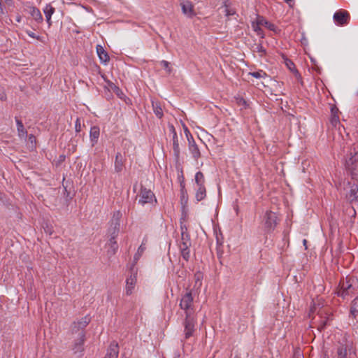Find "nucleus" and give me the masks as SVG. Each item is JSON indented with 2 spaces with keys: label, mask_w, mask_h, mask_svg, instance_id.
<instances>
[{
  "label": "nucleus",
  "mask_w": 358,
  "mask_h": 358,
  "mask_svg": "<svg viewBox=\"0 0 358 358\" xmlns=\"http://www.w3.org/2000/svg\"><path fill=\"white\" fill-rule=\"evenodd\" d=\"M256 49L258 52L261 53V55L266 53V50L262 45H257Z\"/></svg>",
  "instance_id": "nucleus-42"
},
{
  "label": "nucleus",
  "mask_w": 358,
  "mask_h": 358,
  "mask_svg": "<svg viewBox=\"0 0 358 358\" xmlns=\"http://www.w3.org/2000/svg\"><path fill=\"white\" fill-rule=\"evenodd\" d=\"M191 242H180L179 245L180 250H185L189 249Z\"/></svg>",
  "instance_id": "nucleus-34"
},
{
  "label": "nucleus",
  "mask_w": 358,
  "mask_h": 358,
  "mask_svg": "<svg viewBox=\"0 0 358 358\" xmlns=\"http://www.w3.org/2000/svg\"><path fill=\"white\" fill-rule=\"evenodd\" d=\"M138 196L139 197L138 203L142 206L147 203H153L157 202L154 193L150 189H148L143 186H141Z\"/></svg>",
  "instance_id": "nucleus-5"
},
{
  "label": "nucleus",
  "mask_w": 358,
  "mask_h": 358,
  "mask_svg": "<svg viewBox=\"0 0 358 358\" xmlns=\"http://www.w3.org/2000/svg\"><path fill=\"white\" fill-rule=\"evenodd\" d=\"M190 137L192 140V142H190L189 150L193 158L195 160H197L201 157V152L192 135H190Z\"/></svg>",
  "instance_id": "nucleus-18"
},
{
  "label": "nucleus",
  "mask_w": 358,
  "mask_h": 358,
  "mask_svg": "<svg viewBox=\"0 0 358 358\" xmlns=\"http://www.w3.org/2000/svg\"><path fill=\"white\" fill-rule=\"evenodd\" d=\"M358 160V156L356 152L352 154V152H350L348 158L346 159V165L350 167V166H352Z\"/></svg>",
  "instance_id": "nucleus-25"
},
{
  "label": "nucleus",
  "mask_w": 358,
  "mask_h": 358,
  "mask_svg": "<svg viewBox=\"0 0 358 358\" xmlns=\"http://www.w3.org/2000/svg\"><path fill=\"white\" fill-rule=\"evenodd\" d=\"M250 74L255 78H261L266 76V73H264L263 71L251 72Z\"/></svg>",
  "instance_id": "nucleus-31"
},
{
  "label": "nucleus",
  "mask_w": 358,
  "mask_h": 358,
  "mask_svg": "<svg viewBox=\"0 0 358 358\" xmlns=\"http://www.w3.org/2000/svg\"><path fill=\"white\" fill-rule=\"evenodd\" d=\"M161 65L163 68L166 69L169 72L171 71V69L169 68V62L165 60H163L161 62Z\"/></svg>",
  "instance_id": "nucleus-41"
},
{
  "label": "nucleus",
  "mask_w": 358,
  "mask_h": 358,
  "mask_svg": "<svg viewBox=\"0 0 358 358\" xmlns=\"http://www.w3.org/2000/svg\"><path fill=\"white\" fill-rule=\"evenodd\" d=\"M287 66H288L289 68L290 69L291 64H287Z\"/></svg>",
  "instance_id": "nucleus-51"
},
{
  "label": "nucleus",
  "mask_w": 358,
  "mask_h": 358,
  "mask_svg": "<svg viewBox=\"0 0 358 358\" xmlns=\"http://www.w3.org/2000/svg\"><path fill=\"white\" fill-rule=\"evenodd\" d=\"M287 66H288L289 68L290 69L291 64H287Z\"/></svg>",
  "instance_id": "nucleus-52"
},
{
  "label": "nucleus",
  "mask_w": 358,
  "mask_h": 358,
  "mask_svg": "<svg viewBox=\"0 0 358 358\" xmlns=\"http://www.w3.org/2000/svg\"><path fill=\"white\" fill-rule=\"evenodd\" d=\"M264 24L271 31H273L275 32L277 31V27L275 24L269 22L268 21H264Z\"/></svg>",
  "instance_id": "nucleus-36"
},
{
  "label": "nucleus",
  "mask_w": 358,
  "mask_h": 358,
  "mask_svg": "<svg viewBox=\"0 0 358 358\" xmlns=\"http://www.w3.org/2000/svg\"><path fill=\"white\" fill-rule=\"evenodd\" d=\"M206 196V189L205 185L203 186H197V189L195 194L196 199L198 201H200L205 199Z\"/></svg>",
  "instance_id": "nucleus-21"
},
{
  "label": "nucleus",
  "mask_w": 358,
  "mask_h": 358,
  "mask_svg": "<svg viewBox=\"0 0 358 358\" xmlns=\"http://www.w3.org/2000/svg\"><path fill=\"white\" fill-rule=\"evenodd\" d=\"M289 63H290V64H291L292 66H293V65H294V63H292V62H289Z\"/></svg>",
  "instance_id": "nucleus-53"
},
{
  "label": "nucleus",
  "mask_w": 358,
  "mask_h": 358,
  "mask_svg": "<svg viewBox=\"0 0 358 358\" xmlns=\"http://www.w3.org/2000/svg\"><path fill=\"white\" fill-rule=\"evenodd\" d=\"M195 182L197 186H203L205 184V178L202 172L199 171L195 175Z\"/></svg>",
  "instance_id": "nucleus-23"
},
{
  "label": "nucleus",
  "mask_w": 358,
  "mask_h": 358,
  "mask_svg": "<svg viewBox=\"0 0 358 358\" xmlns=\"http://www.w3.org/2000/svg\"><path fill=\"white\" fill-rule=\"evenodd\" d=\"M194 278H195V286L200 287L202 284L201 280L203 278V274L200 272H198V273H195Z\"/></svg>",
  "instance_id": "nucleus-30"
},
{
  "label": "nucleus",
  "mask_w": 358,
  "mask_h": 358,
  "mask_svg": "<svg viewBox=\"0 0 358 358\" xmlns=\"http://www.w3.org/2000/svg\"><path fill=\"white\" fill-rule=\"evenodd\" d=\"M331 124L336 127L338 124H339V117L336 114H334V115H331L330 119Z\"/></svg>",
  "instance_id": "nucleus-32"
},
{
  "label": "nucleus",
  "mask_w": 358,
  "mask_h": 358,
  "mask_svg": "<svg viewBox=\"0 0 358 358\" xmlns=\"http://www.w3.org/2000/svg\"><path fill=\"white\" fill-rule=\"evenodd\" d=\"M181 241L180 242H191L190 237L187 233V229L185 225H181Z\"/></svg>",
  "instance_id": "nucleus-22"
},
{
  "label": "nucleus",
  "mask_w": 358,
  "mask_h": 358,
  "mask_svg": "<svg viewBox=\"0 0 358 358\" xmlns=\"http://www.w3.org/2000/svg\"><path fill=\"white\" fill-rule=\"evenodd\" d=\"M145 249H146L145 243H144V241H143L142 244L138 248L136 253L134 256V263L132 264L131 268H135V265H136L137 261L141 258V257L142 256V255L144 252V251L145 250Z\"/></svg>",
  "instance_id": "nucleus-20"
},
{
  "label": "nucleus",
  "mask_w": 358,
  "mask_h": 358,
  "mask_svg": "<svg viewBox=\"0 0 358 358\" xmlns=\"http://www.w3.org/2000/svg\"><path fill=\"white\" fill-rule=\"evenodd\" d=\"M225 13H226V15H227V16L234 15L236 13L235 10L234 9L230 8L228 6H226V8H225Z\"/></svg>",
  "instance_id": "nucleus-40"
},
{
  "label": "nucleus",
  "mask_w": 358,
  "mask_h": 358,
  "mask_svg": "<svg viewBox=\"0 0 358 358\" xmlns=\"http://www.w3.org/2000/svg\"><path fill=\"white\" fill-rule=\"evenodd\" d=\"M28 13L34 18V20L38 22L41 23L43 20L42 14L38 8L35 6H29L27 8Z\"/></svg>",
  "instance_id": "nucleus-15"
},
{
  "label": "nucleus",
  "mask_w": 358,
  "mask_h": 358,
  "mask_svg": "<svg viewBox=\"0 0 358 358\" xmlns=\"http://www.w3.org/2000/svg\"><path fill=\"white\" fill-rule=\"evenodd\" d=\"M26 33L27 34V35L29 36H30L31 38H35L36 40H38L40 41H42L43 42V39H42V37H41L40 36H37L36 35V34H34V32H32L31 31H29V30H26Z\"/></svg>",
  "instance_id": "nucleus-33"
},
{
  "label": "nucleus",
  "mask_w": 358,
  "mask_h": 358,
  "mask_svg": "<svg viewBox=\"0 0 358 358\" xmlns=\"http://www.w3.org/2000/svg\"><path fill=\"white\" fill-rule=\"evenodd\" d=\"M303 245H304V246H305L306 249H307V246H306L307 241H306V239H304V240L303 241Z\"/></svg>",
  "instance_id": "nucleus-49"
},
{
  "label": "nucleus",
  "mask_w": 358,
  "mask_h": 358,
  "mask_svg": "<svg viewBox=\"0 0 358 358\" xmlns=\"http://www.w3.org/2000/svg\"><path fill=\"white\" fill-rule=\"evenodd\" d=\"M75 129L77 133L81 131V122L80 118H77L75 123Z\"/></svg>",
  "instance_id": "nucleus-39"
},
{
  "label": "nucleus",
  "mask_w": 358,
  "mask_h": 358,
  "mask_svg": "<svg viewBox=\"0 0 358 358\" xmlns=\"http://www.w3.org/2000/svg\"><path fill=\"white\" fill-rule=\"evenodd\" d=\"M109 245L110 246V252H111V253L112 254H115L117 252V249H118V245L117 244V242H116L115 239L111 241V238H110V239H109Z\"/></svg>",
  "instance_id": "nucleus-29"
},
{
  "label": "nucleus",
  "mask_w": 358,
  "mask_h": 358,
  "mask_svg": "<svg viewBox=\"0 0 358 358\" xmlns=\"http://www.w3.org/2000/svg\"><path fill=\"white\" fill-rule=\"evenodd\" d=\"M119 355V345L117 342H112L104 358H117Z\"/></svg>",
  "instance_id": "nucleus-13"
},
{
  "label": "nucleus",
  "mask_w": 358,
  "mask_h": 358,
  "mask_svg": "<svg viewBox=\"0 0 358 358\" xmlns=\"http://www.w3.org/2000/svg\"><path fill=\"white\" fill-rule=\"evenodd\" d=\"M357 175L352 173L351 180L343 182V194L346 199L352 202L358 199V183L356 180Z\"/></svg>",
  "instance_id": "nucleus-1"
},
{
  "label": "nucleus",
  "mask_w": 358,
  "mask_h": 358,
  "mask_svg": "<svg viewBox=\"0 0 358 358\" xmlns=\"http://www.w3.org/2000/svg\"><path fill=\"white\" fill-rule=\"evenodd\" d=\"M185 134H186V136H187V141L189 142V145H190V142H192V138L190 137L191 134H190L189 130L187 128H185Z\"/></svg>",
  "instance_id": "nucleus-43"
},
{
  "label": "nucleus",
  "mask_w": 358,
  "mask_h": 358,
  "mask_svg": "<svg viewBox=\"0 0 358 358\" xmlns=\"http://www.w3.org/2000/svg\"><path fill=\"white\" fill-rule=\"evenodd\" d=\"M131 274L126 280L125 293L127 296L131 295L135 288L137 282V269L131 267Z\"/></svg>",
  "instance_id": "nucleus-8"
},
{
  "label": "nucleus",
  "mask_w": 358,
  "mask_h": 358,
  "mask_svg": "<svg viewBox=\"0 0 358 358\" xmlns=\"http://www.w3.org/2000/svg\"><path fill=\"white\" fill-rule=\"evenodd\" d=\"M236 103L238 106H243V108H246L247 106L246 101L242 97L236 98Z\"/></svg>",
  "instance_id": "nucleus-37"
},
{
  "label": "nucleus",
  "mask_w": 358,
  "mask_h": 358,
  "mask_svg": "<svg viewBox=\"0 0 358 358\" xmlns=\"http://www.w3.org/2000/svg\"><path fill=\"white\" fill-rule=\"evenodd\" d=\"M181 255L182 258L185 261H188L190 257V251L189 249L185 250H180Z\"/></svg>",
  "instance_id": "nucleus-35"
},
{
  "label": "nucleus",
  "mask_w": 358,
  "mask_h": 358,
  "mask_svg": "<svg viewBox=\"0 0 358 358\" xmlns=\"http://www.w3.org/2000/svg\"><path fill=\"white\" fill-rule=\"evenodd\" d=\"M355 279L347 278L345 280H342L340 282L341 289L338 292V295L345 298L346 296L352 293L355 291L353 287V282Z\"/></svg>",
  "instance_id": "nucleus-6"
},
{
  "label": "nucleus",
  "mask_w": 358,
  "mask_h": 358,
  "mask_svg": "<svg viewBox=\"0 0 358 358\" xmlns=\"http://www.w3.org/2000/svg\"><path fill=\"white\" fill-rule=\"evenodd\" d=\"M182 13L188 17H194L196 13L194 10V6L189 1H182L180 3Z\"/></svg>",
  "instance_id": "nucleus-10"
},
{
  "label": "nucleus",
  "mask_w": 358,
  "mask_h": 358,
  "mask_svg": "<svg viewBox=\"0 0 358 358\" xmlns=\"http://www.w3.org/2000/svg\"><path fill=\"white\" fill-rule=\"evenodd\" d=\"M193 300L194 298L191 292H187L180 300V307L184 310L185 317L195 316Z\"/></svg>",
  "instance_id": "nucleus-4"
},
{
  "label": "nucleus",
  "mask_w": 358,
  "mask_h": 358,
  "mask_svg": "<svg viewBox=\"0 0 358 358\" xmlns=\"http://www.w3.org/2000/svg\"><path fill=\"white\" fill-rule=\"evenodd\" d=\"M338 358H347V349L343 346H340L337 350Z\"/></svg>",
  "instance_id": "nucleus-28"
},
{
  "label": "nucleus",
  "mask_w": 358,
  "mask_h": 358,
  "mask_svg": "<svg viewBox=\"0 0 358 358\" xmlns=\"http://www.w3.org/2000/svg\"><path fill=\"white\" fill-rule=\"evenodd\" d=\"M153 110L156 116L159 118H162L163 116V110L159 103L152 102Z\"/></svg>",
  "instance_id": "nucleus-24"
},
{
  "label": "nucleus",
  "mask_w": 358,
  "mask_h": 358,
  "mask_svg": "<svg viewBox=\"0 0 358 358\" xmlns=\"http://www.w3.org/2000/svg\"><path fill=\"white\" fill-rule=\"evenodd\" d=\"M17 129L20 136H24L27 134V131L24 129L22 122L18 119H16Z\"/></svg>",
  "instance_id": "nucleus-27"
},
{
  "label": "nucleus",
  "mask_w": 358,
  "mask_h": 358,
  "mask_svg": "<svg viewBox=\"0 0 358 358\" xmlns=\"http://www.w3.org/2000/svg\"><path fill=\"white\" fill-rule=\"evenodd\" d=\"M324 325H325V323H324V324L322 325L321 328H324Z\"/></svg>",
  "instance_id": "nucleus-50"
},
{
  "label": "nucleus",
  "mask_w": 358,
  "mask_h": 358,
  "mask_svg": "<svg viewBox=\"0 0 358 358\" xmlns=\"http://www.w3.org/2000/svg\"><path fill=\"white\" fill-rule=\"evenodd\" d=\"M333 19L337 25L343 26L349 23L350 16L347 10L341 9L334 14Z\"/></svg>",
  "instance_id": "nucleus-9"
},
{
  "label": "nucleus",
  "mask_w": 358,
  "mask_h": 358,
  "mask_svg": "<svg viewBox=\"0 0 358 358\" xmlns=\"http://www.w3.org/2000/svg\"><path fill=\"white\" fill-rule=\"evenodd\" d=\"M196 324L195 316L185 317L184 325L185 339L187 340L193 336L195 331V325Z\"/></svg>",
  "instance_id": "nucleus-7"
},
{
  "label": "nucleus",
  "mask_w": 358,
  "mask_h": 358,
  "mask_svg": "<svg viewBox=\"0 0 358 358\" xmlns=\"http://www.w3.org/2000/svg\"><path fill=\"white\" fill-rule=\"evenodd\" d=\"M263 22V20H261V21L259 22V23H260V24H263V22Z\"/></svg>",
  "instance_id": "nucleus-54"
},
{
  "label": "nucleus",
  "mask_w": 358,
  "mask_h": 358,
  "mask_svg": "<svg viewBox=\"0 0 358 358\" xmlns=\"http://www.w3.org/2000/svg\"><path fill=\"white\" fill-rule=\"evenodd\" d=\"M91 318L90 316L86 315L81 319L74 322L73 323V331H79L80 329H83L85 328L88 324L90 322Z\"/></svg>",
  "instance_id": "nucleus-12"
},
{
  "label": "nucleus",
  "mask_w": 358,
  "mask_h": 358,
  "mask_svg": "<svg viewBox=\"0 0 358 358\" xmlns=\"http://www.w3.org/2000/svg\"><path fill=\"white\" fill-rule=\"evenodd\" d=\"M122 216V214L120 210L115 211L113 214L108 229V234L111 238V241L115 240L119 234Z\"/></svg>",
  "instance_id": "nucleus-2"
},
{
  "label": "nucleus",
  "mask_w": 358,
  "mask_h": 358,
  "mask_svg": "<svg viewBox=\"0 0 358 358\" xmlns=\"http://www.w3.org/2000/svg\"><path fill=\"white\" fill-rule=\"evenodd\" d=\"M170 131L173 134L172 141H173V155H174L175 157L178 159L180 157V153L178 135H177L175 128L173 125L170 127Z\"/></svg>",
  "instance_id": "nucleus-11"
},
{
  "label": "nucleus",
  "mask_w": 358,
  "mask_h": 358,
  "mask_svg": "<svg viewBox=\"0 0 358 358\" xmlns=\"http://www.w3.org/2000/svg\"><path fill=\"white\" fill-rule=\"evenodd\" d=\"M55 11V8L50 4H47L43 8V13L45 14L47 23L48 26L50 27L52 25L51 17Z\"/></svg>",
  "instance_id": "nucleus-17"
},
{
  "label": "nucleus",
  "mask_w": 358,
  "mask_h": 358,
  "mask_svg": "<svg viewBox=\"0 0 358 358\" xmlns=\"http://www.w3.org/2000/svg\"><path fill=\"white\" fill-rule=\"evenodd\" d=\"M15 20L17 22H20L22 21V16L19 14L17 15Z\"/></svg>",
  "instance_id": "nucleus-47"
},
{
  "label": "nucleus",
  "mask_w": 358,
  "mask_h": 358,
  "mask_svg": "<svg viewBox=\"0 0 358 358\" xmlns=\"http://www.w3.org/2000/svg\"><path fill=\"white\" fill-rule=\"evenodd\" d=\"M350 313L353 315L358 313V296L352 301Z\"/></svg>",
  "instance_id": "nucleus-26"
},
{
  "label": "nucleus",
  "mask_w": 358,
  "mask_h": 358,
  "mask_svg": "<svg viewBox=\"0 0 358 358\" xmlns=\"http://www.w3.org/2000/svg\"><path fill=\"white\" fill-rule=\"evenodd\" d=\"M100 134L99 127L97 126H94L91 127L90 132V138L92 142V145H94L97 143L98 138Z\"/></svg>",
  "instance_id": "nucleus-19"
},
{
  "label": "nucleus",
  "mask_w": 358,
  "mask_h": 358,
  "mask_svg": "<svg viewBox=\"0 0 358 358\" xmlns=\"http://www.w3.org/2000/svg\"><path fill=\"white\" fill-rule=\"evenodd\" d=\"M287 3L289 4V6H292L293 0H284Z\"/></svg>",
  "instance_id": "nucleus-48"
},
{
  "label": "nucleus",
  "mask_w": 358,
  "mask_h": 358,
  "mask_svg": "<svg viewBox=\"0 0 358 358\" xmlns=\"http://www.w3.org/2000/svg\"><path fill=\"white\" fill-rule=\"evenodd\" d=\"M96 52L101 63L107 64L110 57L107 52L101 45H96Z\"/></svg>",
  "instance_id": "nucleus-16"
},
{
  "label": "nucleus",
  "mask_w": 358,
  "mask_h": 358,
  "mask_svg": "<svg viewBox=\"0 0 358 358\" xmlns=\"http://www.w3.org/2000/svg\"><path fill=\"white\" fill-rule=\"evenodd\" d=\"M357 94H358V90H357Z\"/></svg>",
  "instance_id": "nucleus-55"
},
{
  "label": "nucleus",
  "mask_w": 358,
  "mask_h": 358,
  "mask_svg": "<svg viewBox=\"0 0 358 358\" xmlns=\"http://www.w3.org/2000/svg\"><path fill=\"white\" fill-rule=\"evenodd\" d=\"M6 99V94L4 93L3 91L0 90V99L3 101V100H5Z\"/></svg>",
  "instance_id": "nucleus-44"
},
{
  "label": "nucleus",
  "mask_w": 358,
  "mask_h": 358,
  "mask_svg": "<svg viewBox=\"0 0 358 358\" xmlns=\"http://www.w3.org/2000/svg\"><path fill=\"white\" fill-rule=\"evenodd\" d=\"M0 13L1 14H3L4 13L3 8V5H2V1L1 0H0Z\"/></svg>",
  "instance_id": "nucleus-46"
},
{
  "label": "nucleus",
  "mask_w": 358,
  "mask_h": 358,
  "mask_svg": "<svg viewBox=\"0 0 358 358\" xmlns=\"http://www.w3.org/2000/svg\"><path fill=\"white\" fill-rule=\"evenodd\" d=\"M338 108H336V107H332L331 108V115H334V114H336L338 115Z\"/></svg>",
  "instance_id": "nucleus-45"
},
{
  "label": "nucleus",
  "mask_w": 358,
  "mask_h": 358,
  "mask_svg": "<svg viewBox=\"0 0 358 358\" xmlns=\"http://www.w3.org/2000/svg\"><path fill=\"white\" fill-rule=\"evenodd\" d=\"M254 30L258 36H260L262 38H264L263 30L258 24L254 26Z\"/></svg>",
  "instance_id": "nucleus-38"
},
{
  "label": "nucleus",
  "mask_w": 358,
  "mask_h": 358,
  "mask_svg": "<svg viewBox=\"0 0 358 358\" xmlns=\"http://www.w3.org/2000/svg\"><path fill=\"white\" fill-rule=\"evenodd\" d=\"M125 160V157L120 152L116 154L114 164L115 172L120 173L122 171L124 168Z\"/></svg>",
  "instance_id": "nucleus-14"
},
{
  "label": "nucleus",
  "mask_w": 358,
  "mask_h": 358,
  "mask_svg": "<svg viewBox=\"0 0 358 358\" xmlns=\"http://www.w3.org/2000/svg\"><path fill=\"white\" fill-rule=\"evenodd\" d=\"M278 223V218L275 213L266 210L262 217V224L266 232H271L275 229Z\"/></svg>",
  "instance_id": "nucleus-3"
}]
</instances>
